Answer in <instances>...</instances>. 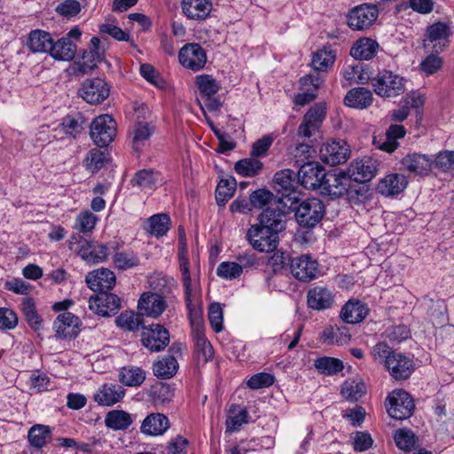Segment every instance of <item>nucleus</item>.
I'll use <instances>...</instances> for the list:
<instances>
[{
  "mask_svg": "<svg viewBox=\"0 0 454 454\" xmlns=\"http://www.w3.org/2000/svg\"><path fill=\"white\" fill-rule=\"evenodd\" d=\"M296 176L299 184L307 190L320 188L321 194L331 200L340 196V172L337 169L326 173L318 162L308 161L301 164Z\"/></svg>",
  "mask_w": 454,
  "mask_h": 454,
  "instance_id": "f257e3e1",
  "label": "nucleus"
},
{
  "mask_svg": "<svg viewBox=\"0 0 454 454\" xmlns=\"http://www.w3.org/2000/svg\"><path fill=\"white\" fill-rule=\"evenodd\" d=\"M375 362L382 364L391 377L396 380H405L414 371V363L408 356L394 350L385 342L376 344L372 350Z\"/></svg>",
  "mask_w": 454,
  "mask_h": 454,
  "instance_id": "f03ea898",
  "label": "nucleus"
},
{
  "mask_svg": "<svg viewBox=\"0 0 454 454\" xmlns=\"http://www.w3.org/2000/svg\"><path fill=\"white\" fill-rule=\"evenodd\" d=\"M376 95L389 98L402 95L405 91V79L393 71L383 69L371 79Z\"/></svg>",
  "mask_w": 454,
  "mask_h": 454,
  "instance_id": "7ed1b4c3",
  "label": "nucleus"
},
{
  "mask_svg": "<svg viewBox=\"0 0 454 454\" xmlns=\"http://www.w3.org/2000/svg\"><path fill=\"white\" fill-rule=\"evenodd\" d=\"M273 181L275 190L281 195L277 202L286 205V202L283 201L286 200L290 202L288 207L293 208L301 196V192L298 190L299 181L294 172L289 168L278 171L274 175Z\"/></svg>",
  "mask_w": 454,
  "mask_h": 454,
  "instance_id": "20e7f679",
  "label": "nucleus"
},
{
  "mask_svg": "<svg viewBox=\"0 0 454 454\" xmlns=\"http://www.w3.org/2000/svg\"><path fill=\"white\" fill-rule=\"evenodd\" d=\"M246 238L254 250L262 253L273 252L278 245V233L259 223L248 228Z\"/></svg>",
  "mask_w": 454,
  "mask_h": 454,
  "instance_id": "39448f33",
  "label": "nucleus"
},
{
  "mask_svg": "<svg viewBox=\"0 0 454 454\" xmlns=\"http://www.w3.org/2000/svg\"><path fill=\"white\" fill-rule=\"evenodd\" d=\"M388 415L393 419L403 420L410 418L414 411L415 404L411 395L402 389L392 391L386 400Z\"/></svg>",
  "mask_w": 454,
  "mask_h": 454,
  "instance_id": "423d86ee",
  "label": "nucleus"
},
{
  "mask_svg": "<svg viewBox=\"0 0 454 454\" xmlns=\"http://www.w3.org/2000/svg\"><path fill=\"white\" fill-rule=\"evenodd\" d=\"M90 136L98 147L107 146L116 136V122L112 116L102 114L91 122Z\"/></svg>",
  "mask_w": 454,
  "mask_h": 454,
  "instance_id": "0eeeda50",
  "label": "nucleus"
},
{
  "mask_svg": "<svg viewBox=\"0 0 454 454\" xmlns=\"http://www.w3.org/2000/svg\"><path fill=\"white\" fill-rule=\"evenodd\" d=\"M377 171V160L370 156H364L350 162L346 171H342V179L348 178L357 184H364L371 181Z\"/></svg>",
  "mask_w": 454,
  "mask_h": 454,
  "instance_id": "6e6552de",
  "label": "nucleus"
},
{
  "mask_svg": "<svg viewBox=\"0 0 454 454\" xmlns=\"http://www.w3.org/2000/svg\"><path fill=\"white\" fill-rule=\"evenodd\" d=\"M325 207L317 198H310L303 200L295 208V218L298 223L303 227H314L323 218Z\"/></svg>",
  "mask_w": 454,
  "mask_h": 454,
  "instance_id": "1a4fd4ad",
  "label": "nucleus"
},
{
  "mask_svg": "<svg viewBox=\"0 0 454 454\" xmlns=\"http://www.w3.org/2000/svg\"><path fill=\"white\" fill-rule=\"evenodd\" d=\"M379 10L376 5L363 4L354 7L347 15L348 26L356 31L370 28L377 20Z\"/></svg>",
  "mask_w": 454,
  "mask_h": 454,
  "instance_id": "9d476101",
  "label": "nucleus"
},
{
  "mask_svg": "<svg viewBox=\"0 0 454 454\" xmlns=\"http://www.w3.org/2000/svg\"><path fill=\"white\" fill-rule=\"evenodd\" d=\"M141 342L151 352H160L168 345L169 333L160 324L143 326Z\"/></svg>",
  "mask_w": 454,
  "mask_h": 454,
  "instance_id": "9b49d317",
  "label": "nucleus"
},
{
  "mask_svg": "<svg viewBox=\"0 0 454 454\" xmlns=\"http://www.w3.org/2000/svg\"><path fill=\"white\" fill-rule=\"evenodd\" d=\"M178 259L179 268L182 273V280L184 287L185 304L189 310L190 316L192 317V314L197 316L198 311L195 305L192 304V278L189 270L187 245L185 239L183 238H180L178 241Z\"/></svg>",
  "mask_w": 454,
  "mask_h": 454,
  "instance_id": "f8f14e48",
  "label": "nucleus"
},
{
  "mask_svg": "<svg viewBox=\"0 0 454 454\" xmlns=\"http://www.w3.org/2000/svg\"><path fill=\"white\" fill-rule=\"evenodd\" d=\"M180 64L194 72L204 68L207 63L206 51L199 43H187L184 45L178 53Z\"/></svg>",
  "mask_w": 454,
  "mask_h": 454,
  "instance_id": "ddd939ff",
  "label": "nucleus"
},
{
  "mask_svg": "<svg viewBox=\"0 0 454 454\" xmlns=\"http://www.w3.org/2000/svg\"><path fill=\"white\" fill-rule=\"evenodd\" d=\"M79 93L87 103L98 105L109 96L110 88L103 79H87L82 83Z\"/></svg>",
  "mask_w": 454,
  "mask_h": 454,
  "instance_id": "4468645a",
  "label": "nucleus"
},
{
  "mask_svg": "<svg viewBox=\"0 0 454 454\" xmlns=\"http://www.w3.org/2000/svg\"><path fill=\"white\" fill-rule=\"evenodd\" d=\"M120 305V298L108 291L98 292L95 296H91L89 300L90 309L102 317L115 313Z\"/></svg>",
  "mask_w": 454,
  "mask_h": 454,
  "instance_id": "2eb2a0df",
  "label": "nucleus"
},
{
  "mask_svg": "<svg viewBox=\"0 0 454 454\" xmlns=\"http://www.w3.org/2000/svg\"><path fill=\"white\" fill-rule=\"evenodd\" d=\"M293 276L298 280L309 282L318 273V263L309 254L294 257L290 264Z\"/></svg>",
  "mask_w": 454,
  "mask_h": 454,
  "instance_id": "dca6fc26",
  "label": "nucleus"
},
{
  "mask_svg": "<svg viewBox=\"0 0 454 454\" xmlns=\"http://www.w3.org/2000/svg\"><path fill=\"white\" fill-rule=\"evenodd\" d=\"M168 300L158 293H144L138 300L137 309L142 316L157 318L167 309Z\"/></svg>",
  "mask_w": 454,
  "mask_h": 454,
  "instance_id": "f3484780",
  "label": "nucleus"
},
{
  "mask_svg": "<svg viewBox=\"0 0 454 454\" xmlns=\"http://www.w3.org/2000/svg\"><path fill=\"white\" fill-rule=\"evenodd\" d=\"M325 116V107L323 105H315L304 114L297 133L301 137H310L318 130Z\"/></svg>",
  "mask_w": 454,
  "mask_h": 454,
  "instance_id": "a211bd4d",
  "label": "nucleus"
},
{
  "mask_svg": "<svg viewBox=\"0 0 454 454\" xmlns=\"http://www.w3.org/2000/svg\"><path fill=\"white\" fill-rule=\"evenodd\" d=\"M407 177L402 174L392 173L380 179L376 191L385 197H395L402 193L407 187Z\"/></svg>",
  "mask_w": 454,
  "mask_h": 454,
  "instance_id": "6ab92c4d",
  "label": "nucleus"
},
{
  "mask_svg": "<svg viewBox=\"0 0 454 454\" xmlns=\"http://www.w3.org/2000/svg\"><path fill=\"white\" fill-rule=\"evenodd\" d=\"M80 319L71 312L59 314L54 321L53 327L60 338H75L80 333Z\"/></svg>",
  "mask_w": 454,
  "mask_h": 454,
  "instance_id": "aec40b11",
  "label": "nucleus"
},
{
  "mask_svg": "<svg viewBox=\"0 0 454 454\" xmlns=\"http://www.w3.org/2000/svg\"><path fill=\"white\" fill-rule=\"evenodd\" d=\"M125 388L118 384L105 383L94 394V401L101 406H113L125 396Z\"/></svg>",
  "mask_w": 454,
  "mask_h": 454,
  "instance_id": "412c9836",
  "label": "nucleus"
},
{
  "mask_svg": "<svg viewBox=\"0 0 454 454\" xmlns=\"http://www.w3.org/2000/svg\"><path fill=\"white\" fill-rule=\"evenodd\" d=\"M257 221L266 228L279 233L286 228V212L278 205L270 206L261 212Z\"/></svg>",
  "mask_w": 454,
  "mask_h": 454,
  "instance_id": "4be33fe9",
  "label": "nucleus"
},
{
  "mask_svg": "<svg viewBox=\"0 0 454 454\" xmlns=\"http://www.w3.org/2000/svg\"><path fill=\"white\" fill-rule=\"evenodd\" d=\"M450 35V26L442 21L432 24L427 29V39L433 43V51L436 53L442 51L449 45Z\"/></svg>",
  "mask_w": 454,
  "mask_h": 454,
  "instance_id": "5701e85b",
  "label": "nucleus"
},
{
  "mask_svg": "<svg viewBox=\"0 0 454 454\" xmlns=\"http://www.w3.org/2000/svg\"><path fill=\"white\" fill-rule=\"evenodd\" d=\"M211 0H182L181 8L184 15L192 20H205L212 11Z\"/></svg>",
  "mask_w": 454,
  "mask_h": 454,
  "instance_id": "b1692460",
  "label": "nucleus"
},
{
  "mask_svg": "<svg viewBox=\"0 0 454 454\" xmlns=\"http://www.w3.org/2000/svg\"><path fill=\"white\" fill-rule=\"evenodd\" d=\"M114 273L106 268L90 272L86 277L88 286L94 292L108 291L115 285Z\"/></svg>",
  "mask_w": 454,
  "mask_h": 454,
  "instance_id": "393cba45",
  "label": "nucleus"
},
{
  "mask_svg": "<svg viewBox=\"0 0 454 454\" xmlns=\"http://www.w3.org/2000/svg\"><path fill=\"white\" fill-rule=\"evenodd\" d=\"M432 160L426 154L411 153L400 161L402 168L410 173L427 176L431 171Z\"/></svg>",
  "mask_w": 454,
  "mask_h": 454,
  "instance_id": "a878e982",
  "label": "nucleus"
},
{
  "mask_svg": "<svg viewBox=\"0 0 454 454\" xmlns=\"http://www.w3.org/2000/svg\"><path fill=\"white\" fill-rule=\"evenodd\" d=\"M169 419L162 413H151L141 423L140 432L146 436L162 435L169 428Z\"/></svg>",
  "mask_w": 454,
  "mask_h": 454,
  "instance_id": "bb28decb",
  "label": "nucleus"
},
{
  "mask_svg": "<svg viewBox=\"0 0 454 454\" xmlns=\"http://www.w3.org/2000/svg\"><path fill=\"white\" fill-rule=\"evenodd\" d=\"M379 49L380 44L377 41L370 37H362L353 43L349 53L356 59L370 60L377 55Z\"/></svg>",
  "mask_w": 454,
  "mask_h": 454,
  "instance_id": "cd10ccee",
  "label": "nucleus"
},
{
  "mask_svg": "<svg viewBox=\"0 0 454 454\" xmlns=\"http://www.w3.org/2000/svg\"><path fill=\"white\" fill-rule=\"evenodd\" d=\"M373 101L372 91L364 87L351 89L344 98V104L355 109H366Z\"/></svg>",
  "mask_w": 454,
  "mask_h": 454,
  "instance_id": "c85d7f7f",
  "label": "nucleus"
},
{
  "mask_svg": "<svg viewBox=\"0 0 454 454\" xmlns=\"http://www.w3.org/2000/svg\"><path fill=\"white\" fill-rule=\"evenodd\" d=\"M76 45L68 37H62L56 42L51 43L50 55L62 61H70L74 58Z\"/></svg>",
  "mask_w": 454,
  "mask_h": 454,
  "instance_id": "c756f323",
  "label": "nucleus"
},
{
  "mask_svg": "<svg viewBox=\"0 0 454 454\" xmlns=\"http://www.w3.org/2000/svg\"><path fill=\"white\" fill-rule=\"evenodd\" d=\"M52 43L51 35L45 31L35 29L29 33L27 46L35 53L49 52Z\"/></svg>",
  "mask_w": 454,
  "mask_h": 454,
  "instance_id": "7c9ffc66",
  "label": "nucleus"
},
{
  "mask_svg": "<svg viewBox=\"0 0 454 454\" xmlns=\"http://www.w3.org/2000/svg\"><path fill=\"white\" fill-rule=\"evenodd\" d=\"M145 372L141 367L135 365L123 366L119 372L120 382L127 387H139L145 382Z\"/></svg>",
  "mask_w": 454,
  "mask_h": 454,
  "instance_id": "2f4dec72",
  "label": "nucleus"
},
{
  "mask_svg": "<svg viewBox=\"0 0 454 454\" xmlns=\"http://www.w3.org/2000/svg\"><path fill=\"white\" fill-rule=\"evenodd\" d=\"M133 421L131 414L123 410H112L105 417L106 427L115 431L128 429Z\"/></svg>",
  "mask_w": 454,
  "mask_h": 454,
  "instance_id": "473e14b6",
  "label": "nucleus"
},
{
  "mask_svg": "<svg viewBox=\"0 0 454 454\" xmlns=\"http://www.w3.org/2000/svg\"><path fill=\"white\" fill-rule=\"evenodd\" d=\"M171 220L167 214H156L149 217L144 224V229L156 238L167 234L170 228Z\"/></svg>",
  "mask_w": 454,
  "mask_h": 454,
  "instance_id": "72a5a7b5",
  "label": "nucleus"
},
{
  "mask_svg": "<svg viewBox=\"0 0 454 454\" xmlns=\"http://www.w3.org/2000/svg\"><path fill=\"white\" fill-rule=\"evenodd\" d=\"M307 302L313 309H324L331 306L333 296L330 291L323 287H315L309 291Z\"/></svg>",
  "mask_w": 454,
  "mask_h": 454,
  "instance_id": "f704fd0d",
  "label": "nucleus"
},
{
  "mask_svg": "<svg viewBox=\"0 0 454 454\" xmlns=\"http://www.w3.org/2000/svg\"><path fill=\"white\" fill-rule=\"evenodd\" d=\"M405 135V129L403 125L394 124L391 125L386 132V140L382 143L377 142L374 138V144L382 151L392 153L394 152L398 143L396 139L403 137Z\"/></svg>",
  "mask_w": 454,
  "mask_h": 454,
  "instance_id": "c9c22d12",
  "label": "nucleus"
},
{
  "mask_svg": "<svg viewBox=\"0 0 454 454\" xmlns=\"http://www.w3.org/2000/svg\"><path fill=\"white\" fill-rule=\"evenodd\" d=\"M85 119L80 113L67 115L61 122L63 132L73 138H76L85 129Z\"/></svg>",
  "mask_w": 454,
  "mask_h": 454,
  "instance_id": "e433bc0d",
  "label": "nucleus"
},
{
  "mask_svg": "<svg viewBox=\"0 0 454 454\" xmlns=\"http://www.w3.org/2000/svg\"><path fill=\"white\" fill-rule=\"evenodd\" d=\"M178 363L172 356H167L153 364V374L159 379H170L177 372Z\"/></svg>",
  "mask_w": 454,
  "mask_h": 454,
  "instance_id": "4c0bfd02",
  "label": "nucleus"
},
{
  "mask_svg": "<svg viewBox=\"0 0 454 454\" xmlns=\"http://www.w3.org/2000/svg\"><path fill=\"white\" fill-rule=\"evenodd\" d=\"M335 60V55L329 47H323L313 52L311 67L317 72H325L330 68Z\"/></svg>",
  "mask_w": 454,
  "mask_h": 454,
  "instance_id": "58836bf2",
  "label": "nucleus"
},
{
  "mask_svg": "<svg viewBox=\"0 0 454 454\" xmlns=\"http://www.w3.org/2000/svg\"><path fill=\"white\" fill-rule=\"evenodd\" d=\"M27 439L33 447L41 449L50 442L51 430L48 426L36 424L29 429Z\"/></svg>",
  "mask_w": 454,
  "mask_h": 454,
  "instance_id": "ea45409f",
  "label": "nucleus"
},
{
  "mask_svg": "<svg viewBox=\"0 0 454 454\" xmlns=\"http://www.w3.org/2000/svg\"><path fill=\"white\" fill-rule=\"evenodd\" d=\"M367 314V309L360 301H348L342 307V320L348 324H356L362 321Z\"/></svg>",
  "mask_w": 454,
  "mask_h": 454,
  "instance_id": "a19ab883",
  "label": "nucleus"
},
{
  "mask_svg": "<svg viewBox=\"0 0 454 454\" xmlns=\"http://www.w3.org/2000/svg\"><path fill=\"white\" fill-rule=\"evenodd\" d=\"M194 353L199 363L206 364L214 357V349L211 343L203 333L199 332L194 337Z\"/></svg>",
  "mask_w": 454,
  "mask_h": 454,
  "instance_id": "79ce46f5",
  "label": "nucleus"
},
{
  "mask_svg": "<svg viewBox=\"0 0 454 454\" xmlns=\"http://www.w3.org/2000/svg\"><path fill=\"white\" fill-rule=\"evenodd\" d=\"M365 393V385L360 379L347 380L342 386V397L349 402H357Z\"/></svg>",
  "mask_w": 454,
  "mask_h": 454,
  "instance_id": "37998d69",
  "label": "nucleus"
},
{
  "mask_svg": "<svg viewBox=\"0 0 454 454\" xmlns=\"http://www.w3.org/2000/svg\"><path fill=\"white\" fill-rule=\"evenodd\" d=\"M314 367L319 374L333 376L340 372V360L332 356H322L314 361Z\"/></svg>",
  "mask_w": 454,
  "mask_h": 454,
  "instance_id": "c03bdc74",
  "label": "nucleus"
},
{
  "mask_svg": "<svg viewBox=\"0 0 454 454\" xmlns=\"http://www.w3.org/2000/svg\"><path fill=\"white\" fill-rule=\"evenodd\" d=\"M20 306L28 325L35 331L39 330L42 327V319L36 311L34 300L30 297H25L22 299Z\"/></svg>",
  "mask_w": 454,
  "mask_h": 454,
  "instance_id": "a18cd8bd",
  "label": "nucleus"
},
{
  "mask_svg": "<svg viewBox=\"0 0 454 454\" xmlns=\"http://www.w3.org/2000/svg\"><path fill=\"white\" fill-rule=\"evenodd\" d=\"M262 168V163L256 157L239 160L235 163V171L243 176H254Z\"/></svg>",
  "mask_w": 454,
  "mask_h": 454,
  "instance_id": "49530a36",
  "label": "nucleus"
},
{
  "mask_svg": "<svg viewBox=\"0 0 454 454\" xmlns=\"http://www.w3.org/2000/svg\"><path fill=\"white\" fill-rule=\"evenodd\" d=\"M160 181V174L152 169H142L136 173L131 183L140 189H152Z\"/></svg>",
  "mask_w": 454,
  "mask_h": 454,
  "instance_id": "de8ad7c7",
  "label": "nucleus"
},
{
  "mask_svg": "<svg viewBox=\"0 0 454 454\" xmlns=\"http://www.w3.org/2000/svg\"><path fill=\"white\" fill-rule=\"evenodd\" d=\"M195 83L203 98L214 96L221 88L219 82L210 74L197 75Z\"/></svg>",
  "mask_w": 454,
  "mask_h": 454,
  "instance_id": "09e8293b",
  "label": "nucleus"
},
{
  "mask_svg": "<svg viewBox=\"0 0 454 454\" xmlns=\"http://www.w3.org/2000/svg\"><path fill=\"white\" fill-rule=\"evenodd\" d=\"M344 189L345 192H342V198L345 197V200L350 207L361 205L367 199V189L362 186L361 184H348L347 187H344Z\"/></svg>",
  "mask_w": 454,
  "mask_h": 454,
  "instance_id": "8fccbe9b",
  "label": "nucleus"
},
{
  "mask_svg": "<svg viewBox=\"0 0 454 454\" xmlns=\"http://www.w3.org/2000/svg\"><path fill=\"white\" fill-rule=\"evenodd\" d=\"M150 286L153 288V293L160 294L165 299L168 300L176 287V284L173 278L167 276H156L150 281Z\"/></svg>",
  "mask_w": 454,
  "mask_h": 454,
  "instance_id": "3c124183",
  "label": "nucleus"
},
{
  "mask_svg": "<svg viewBox=\"0 0 454 454\" xmlns=\"http://www.w3.org/2000/svg\"><path fill=\"white\" fill-rule=\"evenodd\" d=\"M143 316L140 314H135L133 312H124L121 313L116 318V324L118 326L136 332L138 331L143 325Z\"/></svg>",
  "mask_w": 454,
  "mask_h": 454,
  "instance_id": "603ef678",
  "label": "nucleus"
},
{
  "mask_svg": "<svg viewBox=\"0 0 454 454\" xmlns=\"http://www.w3.org/2000/svg\"><path fill=\"white\" fill-rule=\"evenodd\" d=\"M320 156L323 161L331 165L337 166L340 163V145L339 143L333 142L325 144L320 148Z\"/></svg>",
  "mask_w": 454,
  "mask_h": 454,
  "instance_id": "864d4df0",
  "label": "nucleus"
},
{
  "mask_svg": "<svg viewBox=\"0 0 454 454\" xmlns=\"http://www.w3.org/2000/svg\"><path fill=\"white\" fill-rule=\"evenodd\" d=\"M346 80L351 82L365 84L370 80V75L366 70L364 69L363 64H356L349 66L344 72Z\"/></svg>",
  "mask_w": 454,
  "mask_h": 454,
  "instance_id": "5fc2aeb1",
  "label": "nucleus"
},
{
  "mask_svg": "<svg viewBox=\"0 0 454 454\" xmlns=\"http://www.w3.org/2000/svg\"><path fill=\"white\" fill-rule=\"evenodd\" d=\"M242 272V266L235 262H223L216 269L217 276L225 279L238 278Z\"/></svg>",
  "mask_w": 454,
  "mask_h": 454,
  "instance_id": "6e6d98bb",
  "label": "nucleus"
},
{
  "mask_svg": "<svg viewBox=\"0 0 454 454\" xmlns=\"http://www.w3.org/2000/svg\"><path fill=\"white\" fill-rule=\"evenodd\" d=\"M235 191L234 181L222 179L215 190V200L218 205L223 206L232 197Z\"/></svg>",
  "mask_w": 454,
  "mask_h": 454,
  "instance_id": "4d7b16f0",
  "label": "nucleus"
},
{
  "mask_svg": "<svg viewBox=\"0 0 454 454\" xmlns=\"http://www.w3.org/2000/svg\"><path fill=\"white\" fill-rule=\"evenodd\" d=\"M396 445L403 450L410 451L415 445L417 438L411 430L398 429L395 433Z\"/></svg>",
  "mask_w": 454,
  "mask_h": 454,
  "instance_id": "13d9d810",
  "label": "nucleus"
},
{
  "mask_svg": "<svg viewBox=\"0 0 454 454\" xmlns=\"http://www.w3.org/2000/svg\"><path fill=\"white\" fill-rule=\"evenodd\" d=\"M106 160L105 152L94 148L89 152L84 160L85 167L91 172H97L104 166Z\"/></svg>",
  "mask_w": 454,
  "mask_h": 454,
  "instance_id": "bf43d9fd",
  "label": "nucleus"
},
{
  "mask_svg": "<svg viewBox=\"0 0 454 454\" xmlns=\"http://www.w3.org/2000/svg\"><path fill=\"white\" fill-rule=\"evenodd\" d=\"M114 263L120 270H127L137 266L139 259L133 252H121L114 254Z\"/></svg>",
  "mask_w": 454,
  "mask_h": 454,
  "instance_id": "052dcab7",
  "label": "nucleus"
},
{
  "mask_svg": "<svg viewBox=\"0 0 454 454\" xmlns=\"http://www.w3.org/2000/svg\"><path fill=\"white\" fill-rule=\"evenodd\" d=\"M275 199L274 194L266 189H258L253 192L249 196V201L252 207L262 208Z\"/></svg>",
  "mask_w": 454,
  "mask_h": 454,
  "instance_id": "680f3d73",
  "label": "nucleus"
},
{
  "mask_svg": "<svg viewBox=\"0 0 454 454\" xmlns=\"http://www.w3.org/2000/svg\"><path fill=\"white\" fill-rule=\"evenodd\" d=\"M274 383V376L267 372H259L247 381V386L251 389L268 387Z\"/></svg>",
  "mask_w": 454,
  "mask_h": 454,
  "instance_id": "e2e57ef3",
  "label": "nucleus"
},
{
  "mask_svg": "<svg viewBox=\"0 0 454 454\" xmlns=\"http://www.w3.org/2000/svg\"><path fill=\"white\" fill-rule=\"evenodd\" d=\"M153 132V126L147 122H138L134 128L133 144L136 148L147 140Z\"/></svg>",
  "mask_w": 454,
  "mask_h": 454,
  "instance_id": "0e129e2a",
  "label": "nucleus"
},
{
  "mask_svg": "<svg viewBox=\"0 0 454 454\" xmlns=\"http://www.w3.org/2000/svg\"><path fill=\"white\" fill-rule=\"evenodd\" d=\"M208 320L215 333L223 330V309L220 303L214 302L209 306Z\"/></svg>",
  "mask_w": 454,
  "mask_h": 454,
  "instance_id": "69168bd1",
  "label": "nucleus"
},
{
  "mask_svg": "<svg viewBox=\"0 0 454 454\" xmlns=\"http://www.w3.org/2000/svg\"><path fill=\"white\" fill-rule=\"evenodd\" d=\"M366 411L361 405L356 404L352 409L344 411V417L353 427H359L364 420Z\"/></svg>",
  "mask_w": 454,
  "mask_h": 454,
  "instance_id": "338daca9",
  "label": "nucleus"
},
{
  "mask_svg": "<svg viewBox=\"0 0 454 454\" xmlns=\"http://www.w3.org/2000/svg\"><path fill=\"white\" fill-rule=\"evenodd\" d=\"M272 143L273 137L270 135L263 136L253 144L251 155L256 158L265 156Z\"/></svg>",
  "mask_w": 454,
  "mask_h": 454,
  "instance_id": "774afa93",
  "label": "nucleus"
}]
</instances>
